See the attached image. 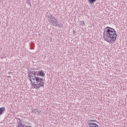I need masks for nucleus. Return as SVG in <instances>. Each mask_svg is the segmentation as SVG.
<instances>
[{
  "instance_id": "nucleus-1",
  "label": "nucleus",
  "mask_w": 127,
  "mask_h": 127,
  "mask_svg": "<svg viewBox=\"0 0 127 127\" xmlns=\"http://www.w3.org/2000/svg\"><path fill=\"white\" fill-rule=\"evenodd\" d=\"M39 75L41 76H45V74L42 71H32L28 73V76L30 78L29 80L32 84L31 86L36 89L44 87L45 84L44 79L38 77Z\"/></svg>"
},
{
  "instance_id": "nucleus-2",
  "label": "nucleus",
  "mask_w": 127,
  "mask_h": 127,
  "mask_svg": "<svg viewBox=\"0 0 127 127\" xmlns=\"http://www.w3.org/2000/svg\"><path fill=\"white\" fill-rule=\"evenodd\" d=\"M103 32V39L105 41H106L110 44H114L117 40V32L114 28L110 27H106Z\"/></svg>"
},
{
  "instance_id": "nucleus-3",
  "label": "nucleus",
  "mask_w": 127,
  "mask_h": 127,
  "mask_svg": "<svg viewBox=\"0 0 127 127\" xmlns=\"http://www.w3.org/2000/svg\"><path fill=\"white\" fill-rule=\"evenodd\" d=\"M48 21L50 22V24H51L58 21V20L53 15H50L48 16Z\"/></svg>"
},
{
  "instance_id": "nucleus-4",
  "label": "nucleus",
  "mask_w": 127,
  "mask_h": 127,
  "mask_svg": "<svg viewBox=\"0 0 127 127\" xmlns=\"http://www.w3.org/2000/svg\"><path fill=\"white\" fill-rule=\"evenodd\" d=\"M50 24H52V25H53V26H55V27L58 26L60 28H62V27H63V24H62V23H60L58 22V21L51 23H50Z\"/></svg>"
},
{
  "instance_id": "nucleus-5",
  "label": "nucleus",
  "mask_w": 127,
  "mask_h": 127,
  "mask_svg": "<svg viewBox=\"0 0 127 127\" xmlns=\"http://www.w3.org/2000/svg\"><path fill=\"white\" fill-rule=\"evenodd\" d=\"M40 112H41V111H39L37 109H33L32 110V113H34L36 114L40 115Z\"/></svg>"
},
{
  "instance_id": "nucleus-6",
  "label": "nucleus",
  "mask_w": 127,
  "mask_h": 127,
  "mask_svg": "<svg viewBox=\"0 0 127 127\" xmlns=\"http://www.w3.org/2000/svg\"><path fill=\"white\" fill-rule=\"evenodd\" d=\"M88 127H99V126L95 123H89L88 124Z\"/></svg>"
},
{
  "instance_id": "nucleus-7",
  "label": "nucleus",
  "mask_w": 127,
  "mask_h": 127,
  "mask_svg": "<svg viewBox=\"0 0 127 127\" xmlns=\"http://www.w3.org/2000/svg\"><path fill=\"white\" fill-rule=\"evenodd\" d=\"M5 110H6V109L4 107L0 108V115H1L2 113H3V112H5Z\"/></svg>"
},
{
  "instance_id": "nucleus-8",
  "label": "nucleus",
  "mask_w": 127,
  "mask_h": 127,
  "mask_svg": "<svg viewBox=\"0 0 127 127\" xmlns=\"http://www.w3.org/2000/svg\"><path fill=\"white\" fill-rule=\"evenodd\" d=\"M27 4L29 5L30 7L31 6V0H27L26 1Z\"/></svg>"
},
{
  "instance_id": "nucleus-9",
  "label": "nucleus",
  "mask_w": 127,
  "mask_h": 127,
  "mask_svg": "<svg viewBox=\"0 0 127 127\" xmlns=\"http://www.w3.org/2000/svg\"><path fill=\"white\" fill-rule=\"evenodd\" d=\"M94 122V120H88V124H94V123H92V122Z\"/></svg>"
},
{
  "instance_id": "nucleus-10",
  "label": "nucleus",
  "mask_w": 127,
  "mask_h": 127,
  "mask_svg": "<svg viewBox=\"0 0 127 127\" xmlns=\"http://www.w3.org/2000/svg\"><path fill=\"white\" fill-rule=\"evenodd\" d=\"M17 127H24V125H23V124L19 123V124H18Z\"/></svg>"
},
{
  "instance_id": "nucleus-11",
  "label": "nucleus",
  "mask_w": 127,
  "mask_h": 127,
  "mask_svg": "<svg viewBox=\"0 0 127 127\" xmlns=\"http://www.w3.org/2000/svg\"><path fill=\"white\" fill-rule=\"evenodd\" d=\"M96 0H88L89 1L90 3H94V2L96 1Z\"/></svg>"
},
{
  "instance_id": "nucleus-12",
  "label": "nucleus",
  "mask_w": 127,
  "mask_h": 127,
  "mask_svg": "<svg viewBox=\"0 0 127 127\" xmlns=\"http://www.w3.org/2000/svg\"><path fill=\"white\" fill-rule=\"evenodd\" d=\"M79 22L82 26L85 25L84 21H80Z\"/></svg>"
},
{
  "instance_id": "nucleus-13",
  "label": "nucleus",
  "mask_w": 127,
  "mask_h": 127,
  "mask_svg": "<svg viewBox=\"0 0 127 127\" xmlns=\"http://www.w3.org/2000/svg\"><path fill=\"white\" fill-rule=\"evenodd\" d=\"M25 127H30V126H25Z\"/></svg>"
},
{
  "instance_id": "nucleus-14",
  "label": "nucleus",
  "mask_w": 127,
  "mask_h": 127,
  "mask_svg": "<svg viewBox=\"0 0 127 127\" xmlns=\"http://www.w3.org/2000/svg\"><path fill=\"white\" fill-rule=\"evenodd\" d=\"M73 33H74V34L75 33V32H74V31H73Z\"/></svg>"
}]
</instances>
